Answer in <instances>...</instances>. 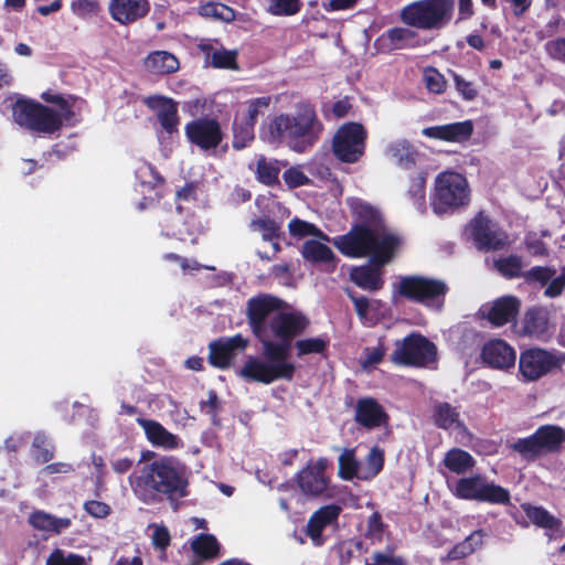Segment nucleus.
I'll use <instances>...</instances> for the list:
<instances>
[{"label":"nucleus","mask_w":565,"mask_h":565,"mask_svg":"<svg viewBox=\"0 0 565 565\" xmlns=\"http://www.w3.org/2000/svg\"><path fill=\"white\" fill-rule=\"evenodd\" d=\"M452 0H420L408 4L402 11L405 24L424 30L441 29L452 17Z\"/></svg>","instance_id":"nucleus-7"},{"label":"nucleus","mask_w":565,"mask_h":565,"mask_svg":"<svg viewBox=\"0 0 565 565\" xmlns=\"http://www.w3.org/2000/svg\"><path fill=\"white\" fill-rule=\"evenodd\" d=\"M137 423L142 428L148 443L153 447L173 450L183 446L181 438L169 431L159 422L139 417Z\"/></svg>","instance_id":"nucleus-22"},{"label":"nucleus","mask_w":565,"mask_h":565,"mask_svg":"<svg viewBox=\"0 0 565 565\" xmlns=\"http://www.w3.org/2000/svg\"><path fill=\"white\" fill-rule=\"evenodd\" d=\"M254 124L241 120L236 115L234 118V140L233 147L242 149L254 139Z\"/></svg>","instance_id":"nucleus-45"},{"label":"nucleus","mask_w":565,"mask_h":565,"mask_svg":"<svg viewBox=\"0 0 565 565\" xmlns=\"http://www.w3.org/2000/svg\"><path fill=\"white\" fill-rule=\"evenodd\" d=\"M84 508L88 514H90L94 518L100 519L106 518L110 512V508L108 504L95 500L86 502Z\"/></svg>","instance_id":"nucleus-64"},{"label":"nucleus","mask_w":565,"mask_h":565,"mask_svg":"<svg viewBox=\"0 0 565 565\" xmlns=\"http://www.w3.org/2000/svg\"><path fill=\"white\" fill-rule=\"evenodd\" d=\"M42 98L52 104L44 106L32 99L17 97L11 104V116L14 124L38 136H50L58 131L65 124L74 121V103L61 95L44 93Z\"/></svg>","instance_id":"nucleus-3"},{"label":"nucleus","mask_w":565,"mask_h":565,"mask_svg":"<svg viewBox=\"0 0 565 565\" xmlns=\"http://www.w3.org/2000/svg\"><path fill=\"white\" fill-rule=\"evenodd\" d=\"M340 511L341 508L339 505L329 504L320 508L309 519L307 524V533L315 545L322 544L323 529L338 519Z\"/></svg>","instance_id":"nucleus-27"},{"label":"nucleus","mask_w":565,"mask_h":565,"mask_svg":"<svg viewBox=\"0 0 565 565\" xmlns=\"http://www.w3.org/2000/svg\"><path fill=\"white\" fill-rule=\"evenodd\" d=\"M145 104L157 116L163 130L173 134L178 130V104L170 97L152 95L145 99Z\"/></svg>","instance_id":"nucleus-21"},{"label":"nucleus","mask_w":565,"mask_h":565,"mask_svg":"<svg viewBox=\"0 0 565 565\" xmlns=\"http://www.w3.org/2000/svg\"><path fill=\"white\" fill-rule=\"evenodd\" d=\"M33 455L38 460L49 461L52 456V447L43 434H38L33 440Z\"/></svg>","instance_id":"nucleus-57"},{"label":"nucleus","mask_w":565,"mask_h":565,"mask_svg":"<svg viewBox=\"0 0 565 565\" xmlns=\"http://www.w3.org/2000/svg\"><path fill=\"white\" fill-rule=\"evenodd\" d=\"M360 462L355 459L354 451L345 449L339 457V476L343 480L360 479Z\"/></svg>","instance_id":"nucleus-39"},{"label":"nucleus","mask_w":565,"mask_h":565,"mask_svg":"<svg viewBox=\"0 0 565 565\" xmlns=\"http://www.w3.org/2000/svg\"><path fill=\"white\" fill-rule=\"evenodd\" d=\"M454 82L457 90L459 92L463 99L472 100L473 98H476L478 90L471 82L466 81L465 78L457 74L454 75Z\"/></svg>","instance_id":"nucleus-62"},{"label":"nucleus","mask_w":565,"mask_h":565,"mask_svg":"<svg viewBox=\"0 0 565 565\" xmlns=\"http://www.w3.org/2000/svg\"><path fill=\"white\" fill-rule=\"evenodd\" d=\"M141 478L147 487L157 492L178 497L186 493L184 468L171 457H163L146 466Z\"/></svg>","instance_id":"nucleus-6"},{"label":"nucleus","mask_w":565,"mask_h":565,"mask_svg":"<svg viewBox=\"0 0 565 565\" xmlns=\"http://www.w3.org/2000/svg\"><path fill=\"white\" fill-rule=\"evenodd\" d=\"M109 12L115 21L129 24L149 12V3L147 0H113Z\"/></svg>","instance_id":"nucleus-25"},{"label":"nucleus","mask_w":565,"mask_h":565,"mask_svg":"<svg viewBox=\"0 0 565 565\" xmlns=\"http://www.w3.org/2000/svg\"><path fill=\"white\" fill-rule=\"evenodd\" d=\"M449 491L460 500L488 502L491 504H507L510 502V492L503 487L489 482L481 475L462 477L454 482L447 481Z\"/></svg>","instance_id":"nucleus-8"},{"label":"nucleus","mask_w":565,"mask_h":565,"mask_svg":"<svg viewBox=\"0 0 565 565\" xmlns=\"http://www.w3.org/2000/svg\"><path fill=\"white\" fill-rule=\"evenodd\" d=\"M565 444V429L557 425L540 426L532 435L518 439L512 448L525 459L558 454Z\"/></svg>","instance_id":"nucleus-9"},{"label":"nucleus","mask_w":565,"mask_h":565,"mask_svg":"<svg viewBox=\"0 0 565 565\" xmlns=\"http://www.w3.org/2000/svg\"><path fill=\"white\" fill-rule=\"evenodd\" d=\"M71 10L81 18L94 15L99 11V2L98 0H73Z\"/></svg>","instance_id":"nucleus-56"},{"label":"nucleus","mask_w":565,"mask_h":565,"mask_svg":"<svg viewBox=\"0 0 565 565\" xmlns=\"http://www.w3.org/2000/svg\"><path fill=\"white\" fill-rule=\"evenodd\" d=\"M483 543V533L481 531L472 532L463 542L456 545L449 553V558L456 559L470 555Z\"/></svg>","instance_id":"nucleus-42"},{"label":"nucleus","mask_w":565,"mask_h":565,"mask_svg":"<svg viewBox=\"0 0 565 565\" xmlns=\"http://www.w3.org/2000/svg\"><path fill=\"white\" fill-rule=\"evenodd\" d=\"M204 17L214 18L224 22H231L235 19V12L232 8L222 3H207L201 8Z\"/></svg>","instance_id":"nucleus-51"},{"label":"nucleus","mask_w":565,"mask_h":565,"mask_svg":"<svg viewBox=\"0 0 565 565\" xmlns=\"http://www.w3.org/2000/svg\"><path fill=\"white\" fill-rule=\"evenodd\" d=\"M554 275L555 270L550 267H534L526 273L525 278L529 281H537L545 285L550 282Z\"/></svg>","instance_id":"nucleus-61"},{"label":"nucleus","mask_w":565,"mask_h":565,"mask_svg":"<svg viewBox=\"0 0 565 565\" xmlns=\"http://www.w3.org/2000/svg\"><path fill=\"white\" fill-rule=\"evenodd\" d=\"M136 177L140 180V185L143 189H152L153 185L159 181V178L154 169L147 163L141 164L136 170Z\"/></svg>","instance_id":"nucleus-59"},{"label":"nucleus","mask_w":565,"mask_h":565,"mask_svg":"<svg viewBox=\"0 0 565 565\" xmlns=\"http://www.w3.org/2000/svg\"><path fill=\"white\" fill-rule=\"evenodd\" d=\"M472 131V122L470 120H466L428 127L423 129L422 134L430 139H437L447 142H463L471 137Z\"/></svg>","instance_id":"nucleus-23"},{"label":"nucleus","mask_w":565,"mask_h":565,"mask_svg":"<svg viewBox=\"0 0 565 565\" xmlns=\"http://www.w3.org/2000/svg\"><path fill=\"white\" fill-rule=\"evenodd\" d=\"M320 125L313 108L305 103L292 114H279L263 124L260 136L269 143L286 142L296 152H303L315 142Z\"/></svg>","instance_id":"nucleus-4"},{"label":"nucleus","mask_w":565,"mask_h":565,"mask_svg":"<svg viewBox=\"0 0 565 565\" xmlns=\"http://www.w3.org/2000/svg\"><path fill=\"white\" fill-rule=\"evenodd\" d=\"M247 321L263 358L248 355L238 375L262 384L291 381L296 372V364L289 360L292 340L307 328L306 317L286 309L278 298L260 295L248 300Z\"/></svg>","instance_id":"nucleus-1"},{"label":"nucleus","mask_w":565,"mask_h":565,"mask_svg":"<svg viewBox=\"0 0 565 565\" xmlns=\"http://www.w3.org/2000/svg\"><path fill=\"white\" fill-rule=\"evenodd\" d=\"M521 302L516 297L503 296L482 306L481 315L492 326L502 327L515 320Z\"/></svg>","instance_id":"nucleus-19"},{"label":"nucleus","mask_w":565,"mask_h":565,"mask_svg":"<svg viewBox=\"0 0 565 565\" xmlns=\"http://www.w3.org/2000/svg\"><path fill=\"white\" fill-rule=\"evenodd\" d=\"M149 530H151V542L156 548L166 550L170 544V533L169 530L159 524L149 525Z\"/></svg>","instance_id":"nucleus-58"},{"label":"nucleus","mask_w":565,"mask_h":565,"mask_svg":"<svg viewBox=\"0 0 565 565\" xmlns=\"http://www.w3.org/2000/svg\"><path fill=\"white\" fill-rule=\"evenodd\" d=\"M467 234L480 249H499L509 244L508 236L482 214L470 222Z\"/></svg>","instance_id":"nucleus-14"},{"label":"nucleus","mask_w":565,"mask_h":565,"mask_svg":"<svg viewBox=\"0 0 565 565\" xmlns=\"http://www.w3.org/2000/svg\"><path fill=\"white\" fill-rule=\"evenodd\" d=\"M329 461L326 458L310 459L305 468L297 475V482L301 492L309 497H318L326 493L329 479L326 470Z\"/></svg>","instance_id":"nucleus-15"},{"label":"nucleus","mask_w":565,"mask_h":565,"mask_svg":"<svg viewBox=\"0 0 565 565\" xmlns=\"http://www.w3.org/2000/svg\"><path fill=\"white\" fill-rule=\"evenodd\" d=\"M285 166L282 162L277 160H267L260 157L257 161L256 175L257 179L267 185H274L278 183V175L281 167Z\"/></svg>","instance_id":"nucleus-37"},{"label":"nucleus","mask_w":565,"mask_h":565,"mask_svg":"<svg viewBox=\"0 0 565 565\" xmlns=\"http://www.w3.org/2000/svg\"><path fill=\"white\" fill-rule=\"evenodd\" d=\"M425 184L426 178L423 174H418L412 182L408 193L413 199L414 206L420 211H425Z\"/></svg>","instance_id":"nucleus-54"},{"label":"nucleus","mask_w":565,"mask_h":565,"mask_svg":"<svg viewBox=\"0 0 565 565\" xmlns=\"http://www.w3.org/2000/svg\"><path fill=\"white\" fill-rule=\"evenodd\" d=\"M266 11L276 17H290L301 9L300 0H265Z\"/></svg>","instance_id":"nucleus-40"},{"label":"nucleus","mask_w":565,"mask_h":565,"mask_svg":"<svg viewBox=\"0 0 565 565\" xmlns=\"http://www.w3.org/2000/svg\"><path fill=\"white\" fill-rule=\"evenodd\" d=\"M483 543V533L481 531L472 532L463 542L456 545L449 553V558L456 559L470 555Z\"/></svg>","instance_id":"nucleus-43"},{"label":"nucleus","mask_w":565,"mask_h":565,"mask_svg":"<svg viewBox=\"0 0 565 565\" xmlns=\"http://www.w3.org/2000/svg\"><path fill=\"white\" fill-rule=\"evenodd\" d=\"M298 358L308 354L321 353L327 348V341L323 338H306L297 340L295 343Z\"/></svg>","instance_id":"nucleus-50"},{"label":"nucleus","mask_w":565,"mask_h":565,"mask_svg":"<svg viewBox=\"0 0 565 565\" xmlns=\"http://www.w3.org/2000/svg\"><path fill=\"white\" fill-rule=\"evenodd\" d=\"M45 565H89V558L56 548L50 554Z\"/></svg>","instance_id":"nucleus-47"},{"label":"nucleus","mask_w":565,"mask_h":565,"mask_svg":"<svg viewBox=\"0 0 565 565\" xmlns=\"http://www.w3.org/2000/svg\"><path fill=\"white\" fill-rule=\"evenodd\" d=\"M282 179L289 189H295L310 183L303 166H294L282 173Z\"/></svg>","instance_id":"nucleus-52"},{"label":"nucleus","mask_w":565,"mask_h":565,"mask_svg":"<svg viewBox=\"0 0 565 565\" xmlns=\"http://www.w3.org/2000/svg\"><path fill=\"white\" fill-rule=\"evenodd\" d=\"M382 39L388 41L392 50H402L418 44L415 31L408 28H393Z\"/></svg>","instance_id":"nucleus-34"},{"label":"nucleus","mask_w":565,"mask_h":565,"mask_svg":"<svg viewBox=\"0 0 565 565\" xmlns=\"http://www.w3.org/2000/svg\"><path fill=\"white\" fill-rule=\"evenodd\" d=\"M334 246L345 256H372L373 265L351 269L352 281L365 290H377L383 286L380 266L388 263L397 250L401 241L384 227L372 224L353 227L348 234L337 237Z\"/></svg>","instance_id":"nucleus-2"},{"label":"nucleus","mask_w":565,"mask_h":565,"mask_svg":"<svg viewBox=\"0 0 565 565\" xmlns=\"http://www.w3.org/2000/svg\"><path fill=\"white\" fill-rule=\"evenodd\" d=\"M143 68L153 75H168L179 71L178 57L168 51H153L143 60Z\"/></svg>","instance_id":"nucleus-28"},{"label":"nucleus","mask_w":565,"mask_h":565,"mask_svg":"<svg viewBox=\"0 0 565 565\" xmlns=\"http://www.w3.org/2000/svg\"><path fill=\"white\" fill-rule=\"evenodd\" d=\"M565 288V266L562 268L561 274L557 277H553L545 291L544 295L550 298H555L559 296Z\"/></svg>","instance_id":"nucleus-63"},{"label":"nucleus","mask_w":565,"mask_h":565,"mask_svg":"<svg viewBox=\"0 0 565 565\" xmlns=\"http://www.w3.org/2000/svg\"><path fill=\"white\" fill-rule=\"evenodd\" d=\"M395 290L409 299L426 305L434 310H440L447 291L445 282L420 276L402 277L395 285Z\"/></svg>","instance_id":"nucleus-10"},{"label":"nucleus","mask_w":565,"mask_h":565,"mask_svg":"<svg viewBox=\"0 0 565 565\" xmlns=\"http://www.w3.org/2000/svg\"><path fill=\"white\" fill-rule=\"evenodd\" d=\"M270 103L271 99L267 96L252 98L243 103L235 115L241 120H246L255 125L258 117L264 115L268 110Z\"/></svg>","instance_id":"nucleus-33"},{"label":"nucleus","mask_w":565,"mask_h":565,"mask_svg":"<svg viewBox=\"0 0 565 565\" xmlns=\"http://www.w3.org/2000/svg\"><path fill=\"white\" fill-rule=\"evenodd\" d=\"M199 49L204 53L206 63L213 67L237 70L235 51L225 50L213 40H202Z\"/></svg>","instance_id":"nucleus-26"},{"label":"nucleus","mask_w":565,"mask_h":565,"mask_svg":"<svg viewBox=\"0 0 565 565\" xmlns=\"http://www.w3.org/2000/svg\"><path fill=\"white\" fill-rule=\"evenodd\" d=\"M483 543V533L481 531L472 532L463 542L456 545L449 553V558L456 559L470 555Z\"/></svg>","instance_id":"nucleus-41"},{"label":"nucleus","mask_w":565,"mask_h":565,"mask_svg":"<svg viewBox=\"0 0 565 565\" xmlns=\"http://www.w3.org/2000/svg\"><path fill=\"white\" fill-rule=\"evenodd\" d=\"M548 236L546 231L537 233H530L526 236L525 245L527 250L534 256H546L547 247L546 244L542 241L543 237Z\"/></svg>","instance_id":"nucleus-55"},{"label":"nucleus","mask_w":565,"mask_h":565,"mask_svg":"<svg viewBox=\"0 0 565 565\" xmlns=\"http://www.w3.org/2000/svg\"><path fill=\"white\" fill-rule=\"evenodd\" d=\"M565 358L562 354L541 349L530 348L520 353L519 380L523 383L539 381L559 369Z\"/></svg>","instance_id":"nucleus-11"},{"label":"nucleus","mask_w":565,"mask_h":565,"mask_svg":"<svg viewBox=\"0 0 565 565\" xmlns=\"http://www.w3.org/2000/svg\"><path fill=\"white\" fill-rule=\"evenodd\" d=\"M423 82L430 93L441 94L446 89L445 77L436 68H425L423 73Z\"/></svg>","instance_id":"nucleus-53"},{"label":"nucleus","mask_w":565,"mask_h":565,"mask_svg":"<svg viewBox=\"0 0 565 565\" xmlns=\"http://www.w3.org/2000/svg\"><path fill=\"white\" fill-rule=\"evenodd\" d=\"M367 132L359 122L342 125L333 136L332 151L342 162L354 163L365 151Z\"/></svg>","instance_id":"nucleus-13"},{"label":"nucleus","mask_w":565,"mask_h":565,"mask_svg":"<svg viewBox=\"0 0 565 565\" xmlns=\"http://www.w3.org/2000/svg\"><path fill=\"white\" fill-rule=\"evenodd\" d=\"M29 522L34 529L39 531L52 532L56 534L68 529L72 524V521L68 518H56L43 511L33 512L29 516Z\"/></svg>","instance_id":"nucleus-31"},{"label":"nucleus","mask_w":565,"mask_h":565,"mask_svg":"<svg viewBox=\"0 0 565 565\" xmlns=\"http://www.w3.org/2000/svg\"><path fill=\"white\" fill-rule=\"evenodd\" d=\"M288 230L290 235L296 238L313 236L329 242V237L324 235L319 228H317L316 225L299 218L291 220L288 224Z\"/></svg>","instance_id":"nucleus-44"},{"label":"nucleus","mask_w":565,"mask_h":565,"mask_svg":"<svg viewBox=\"0 0 565 565\" xmlns=\"http://www.w3.org/2000/svg\"><path fill=\"white\" fill-rule=\"evenodd\" d=\"M443 465L450 472L463 475L475 467L476 460L468 451L460 448H452L446 452Z\"/></svg>","instance_id":"nucleus-32"},{"label":"nucleus","mask_w":565,"mask_h":565,"mask_svg":"<svg viewBox=\"0 0 565 565\" xmlns=\"http://www.w3.org/2000/svg\"><path fill=\"white\" fill-rule=\"evenodd\" d=\"M249 340L241 334L230 338H221L209 345L210 363L220 369L228 367L238 353L244 352Z\"/></svg>","instance_id":"nucleus-18"},{"label":"nucleus","mask_w":565,"mask_h":565,"mask_svg":"<svg viewBox=\"0 0 565 565\" xmlns=\"http://www.w3.org/2000/svg\"><path fill=\"white\" fill-rule=\"evenodd\" d=\"M471 199L467 178L456 171L440 172L434 182L430 206L434 213L447 214L469 205Z\"/></svg>","instance_id":"nucleus-5"},{"label":"nucleus","mask_w":565,"mask_h":565,"mask_svg":"<svg viewBox=\"0 0 565 565\" xmlns=\"http://www.w3.org/2000/svg\"><path fill=\"white\" fill-rule=\"evenodd\" d=\"M437 350L433 342L420 334H409L396 341L391 356L393 363L406 366H427L436 360Z\"/></svg>","instance_id":"nucleus-12"},{"label":"nucleus","mask_w":565,"mask_h":565,"mask_svg":"<svg viewBox=\"0 0 565 565\" xmlns=\"http://www.w3.org/2000/svg\"><path fill=\"white\" fill-rule=\"evenodd\" d=\"M523 510L529 520L537 526L546 530H559L561 522L552 514H550L545 509L526 504L523 505Z\"/></svg>","instance_id":"nucleus-38"},{"label":"nucleus","mask_w":565,"mask_h":565,"mask_svg":"<svg viewBox=\"0 0 565 565\" xmlns=\"http://www.w3.org/2000/svg\"><path fill=\"white\" fill-rule=\"evenodd\" d=\"M185 135L191 143L202 150L215 149L223 139L217 120L212 118H198L185 126Z\"/></svg>","instance_id":"nucleus-17"},{"label":"nucleus","mask_w":565,"mask_h":565,"mask_svg":"<svg viewBox=\"0 0 565 565\" xmlns=\"http://www.w3.org/2000/svg\"><path fill=\"white\" fill-rule=\"evenodd\" d=\"M252 228L262 233L263 239L271 243L274 253L279 250V244L275 241L278 235L279 226L271 220L260 218L252 222Z\"/></svg>","instance_id":"nucleus-46"},{"label":"nucleus","mask_w":565,"mask_h":565,"mask_svg":"<svg viewBox=\"0 0 565 565\" xmlns=\"http://www.w3.org/2000/svg\"><path fill=\"white\" fill-rule=\"evenodd\" d=\"M386 156L396 166L408 169L415 164L417 151L407 140L399 139L388 143Z\"/></svg>","instance_id":"nucleus-30"},{"label":"nucleus","mask_w":565,"mask_h":565,"mask_svg":"<svg viewBox=\"0 0 565 565\" xmlns=\"http://www.w3.org/2000/svg\"><path fill=\"white\" fill-rule=\"evenodd\" d=\"M435 422L439 427L445 429L454 431H461L463 429L459 413L447 403L436 406Z\"/></svg>","instance_id":"nucleus-35"},{"label":"nucleus","mask_w":565,"mask_h":565,"mask_svg":"<svg viewBox=\"0 0 565 565\" xmlns=\"http://www.w3.org/2000/svg\"><path fill=\"white\" fill-rule=\"evenodd\" d=\"M192 550L202 557H212L216 555L218 544L214 536L201 534L192 542Z\"/></svg>","instance_id":"nucleus-49"},{"label":"nucleus","mask_w":565,"mask_h":565,"mask_svg":"<svg viewBox=\"0 0 565 565\" xmlns=\"http://www.w3.org/2000/svg\"><path fill=\"white\" fill-rule=\"evenodd\" d=\"M388 416L380 403L374 398H360L355 406V422L369 429L387 424Z\"/></svg>","instance_id":"nucleus-24"},{"label":"nucleus","mask_w":565,"mask_h":565,"mask_svg":"<svg viewBox=\"0 0 565 565\" xmlns=\"http://www.w3.org/2000/svg\"><path fill=\"white\" fill-rule=\"evenodd\" d=\"M481 359L490 367L508 370L514 366L516 352L504 340L493 339L483 345Z\"/></svg>","instance_id":"nucleus-20"},{"label":"nucleus","mask_w":565,"mask_h":565,"mask_svg":"<svg viewBox=\"0 0 565 565\" xmlns=\"http://www.w3.org/2000/svg\"><path fill=\"white\" fill-rule=\"evenodd\" d=\"M494 267L501 275L512 278L520 275L523 264L521 257L510 255L494 260Z\"/></svg>","instance_id":"nucleus-48"},{"label":"nucleus","mask_w":565,"mask_h":565,"mask_svg":"<svg viewBox=\"0 0 565 565\" xmlns=\"http://www.w3.org/2000/svg\"><path fill=\"white\" fill-rule=\"evenodd\" d=\"M327 243L321 238L306 241L301 249L303 258L311 263L324 264L334 268V254Z\"/></svg>","instance_id":"nucleus-29"},{"label":"nucleus","mask_w":565,"mask_h":565,"mask_svg":"<svg viewBox=\"0 0 565 565\" xmlns=\"http://www.w3.org/2000/svg\"><path fill=\"white\" fill-rule=\"evenodd\" d=\"M554 331L550 312L544 308H532L515 324V333L539 341H547Z\"/></svg>","instance_id":"nucleus-16"},{"label":"nucleus","mask_w":565,"mask_h":565,"mask_svg":"<svg viewBox=\"0 0 565 565\" xmlns=\"http://www.w3.org/2000/svg\"><path fill=\"white\" fill-rule=\"evenodd\" d=\"M360 480H369L376 477L384 465V452L373 447L363 462H360Z\"/></svg>","instance_id":"nucleus-36"},{"label":"nucleus","mask_w":565,"mask_h":565,"mask_svg":"<svg viewBox=\"0 0 565 565\" xmlns=\"http://www.w3.org/2000/svg\"><path fill=\"white\" fill-rule=\"evenodd\" d=\"M545 51L551 58L565 64V38L548 41Z\"/></svg>","instance_id":"nucleus-60"}]
</instances>
